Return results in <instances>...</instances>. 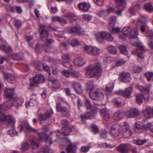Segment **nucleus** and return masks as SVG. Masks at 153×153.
<instances>
[{
  "mask_svg": "<svg viewBox=\"0 0 153 153\" xmlns=\"http://www.w3.org/2000/svg\"><path fill=\"white\" fill-rule=\"evenodd\" d=\"M83 18L85 20L89 21L91 19L92 17L91 16L88 14H85L83 15Z\"/></svg>",
  "mask_w": 153,
  "mask_h": 153,
  "instance_id": "61",
  "label": "nucleus"
},
{
  "mask_svg": "<svg viewBox=\"0 0 153 153\" xmlns=\"http://www.w3.org/2000/svg\"><path fill=\"white\" fill-rule=\"evenodd\" d=\"M133 88L132 87H129L127 88L125 91L120 90L118 94L121 95L123 96L126 98L129 97L132 92Z\"/></svg>",
  "mask_w": 153,
  "mask_h": 153,
  "instance_id": "18",
  "label": "nucleus"
},
{
  "mask_svg": "<svg viewBox=\"0 0 153 153\" xmlns=\"http://www.w3.org/2000/svg\"><path fill=\"white\" fill-rule=\"evenodd\" d=\"M108 49L110 53L113 54H115L117 52L116 48L114 46H109L108 47Z\"/></svg>",
  "mask_w": 153,
  "mask_h": 153,
  "instance_id": "42",
  "label": "nucleus"
},
{
  "mask_svg": "<svg viewBox=\"0 0 153 153\" xmlns=\"http://www.w3.org/2000/svg\"><path fill=\"white\" fill-rule=\"evenodd\" d=\"M0 49L2 51L9 54H11L12 52V50L10 47L6 46L4 45H1Z\"/></svg>",
  "mask_w": 153,
  "mask_h": 153,
  "instance_id": "36",
  "label": "nucleus"
},
{
  "mask_svg": "<svg viewBox=\"0 0 153 153\" xmlns=\"http://www.w3.org/2000/svg\"><path fill=\"white\" fill-rule=\"evenodd\" d=\"M101 115L105 119L110 118L109 110L106 107L102 108L100 110Z\"/></svg>",
  "mask_w": 153,
  "mask_h": 153,
  "instance_id": "26",
  "label": "nucleus"
},
{
  "mask_svg": "<svg viewBox=\"0 0 153 153\" xmlns=\"http://www.w3.org/2000/svg\"><path fill=\"white\" fill-rule=\"evenodd\" d=\"M146 140H140L138 139L134 141V143L135 144L138 145H142L144 143H146Z\"/></svg>",
  "mask_w": 153,
  "mask_h": 153,
  "instance_id": "49",
  "label": "nucleus"
},
{
  "mask_svg": "<svg viewBox=\"0 0 153 153\" xmlns=\"http://www.w3.org/2000/svg\"><path fill=\"white\" fill-rule=\"evenodd\" d=\"M14 88H7L4 91V93L7 97L12 98L14 94Z\"/></svg>",
  "mask_w": 153,
  "mask_h": 153,
  "instance_id": "32",
  "label": "nucleus"
},
{
  "mask_svg": "<svg viewBox=\"0 0 153 153\" xmlns=\"http://www.w3.org/2000/svg\"><path fill=\"white\" fill-rule=\"evenodd\" d=\"M138 90L141 92L142 94H136V100L139 104H141L142 102L143 98L145 100H149V89L143 87L141 85H137Z\"/></svg>",
  "mask_w": 153,
  "mask_h": 153,
  "instance_id": "4",
  "label": "nucleus"
},
{
  "mask_svg": "<svg viewBox=\"0 0 153 153\" xmlns=\"http://www.w3.org/2000/svg\"><path fill=\"white\" fill-rule=\"evenodd\" d=\"M143 68L138 65H135L133 68V72L134 73H138L142 71Z\"/></svg>",
  "mask_w": 153,
  "mask_h": 153,
  "instance_id": "47",
  "label": "nucleus"
},
{
  "mask_svg": "<svg viewBox=\"0 0 153 153\" xmlns=\"http://www.w3.org/2000/svg\"><path fill=\"white\" fill-rule=\"evenodd\" d=\"M38 136L39 140H40L45 141L47 144L46 146L41 149L39 153H50V146L52 143L51 138L49 137V135L45 132L39 133Z\"/></svg>",
  "mask_w": 153,
  "mask_h": 153,
  "instance_id": "3",
  "label": "nucleus"
},
{
  "mask_svg": "<svg viewBox=\"0 0 153 153\" xmlns=\"http://www.w3.org/2000/svg\"><path fill=\"white\" fill-rule=\"evenodd\" d=\"M100 137L102 138H107V132L105 130L102 131L100 133Z\"/></svg>",
  "mask_w": 153,
  "mask_h": 153,
  "instance_id": "58",
  "label": "nucleus"
},
{
  "mask_svg": "<svg viewBox=\"0 0 153 153\" xmlns=\"http://www.w3.org/2000/svg\"><path fill=\"white\" fill-rule=\"evenodd\" d=\"M128 147L126 144H121L117 148V150L121 153H128Z\"/></svg>",
  "mask_w": 153,
  "mask_h": 153,
  "instance_id": "27",
  "label": "nucleus"
},
{
  "mask_svg": "<svg viewBox=\"0 0 153 153\" xmlns=\"http://www.w3.org/2000/svg\"><path fill=\"white\" fill-rule=\"evenodd\" d=\"M48 84L49 86L51 87L53 89H58L61 86L59 81L56 79L50 80Z\"/></svg>",
  "mask_w": 153,
  "mask_h": 153,
  "instance_id": "19",
  "label": "nucleus"
},
{
  "mask_svg": "<svg viewBox=\"0 0 153 153\" xmlns=\"http://www.w3.org/2000/svg\"><path fill=\"white\" fill-rule=\"evenodd\" d=\"M89 149L88 146H83L81 148V150L83 152L86 153L89 150Z\"/></svg>",
  "mask_w": 153,
  "mask_h": 153,
  "instance_id": "64",
  "label": "nucleus"
},
{
  "mask_svg": "<svg viewBox=\"0 0 153 153\" xmlns=\"http://www.w3.org/2000/svg\"><path fill=\"white\" fill-rule=\"evenodd\" d=\"M102 73V70L100 66H95L90 68L86 73V76L88 78H92L94 76H100Z\"/></svg>",
  "mask_w": 153,
  "mask_h": 153,
  "instance_id": "8",
  "label": "nucleus"
},
{
  "mask_svg": "<svg viewBox=\"0 0 153 153\" xmlns=\"http://www.w3.org/2000/svg\"><path fill=\"white\" fill-rule=\"evenodd\" d=\"M116 21V18L115 16L111 17L110 19L109 25L110 26H113L115 25Z\"/></svg>",
  "mask_w": 153,
  "mask_h": 153,
  "instance_id": "46",
  "label": "nucleus"
},
{
  "mask_svg": "<svg viewBox=\"0 0 153 153\" xmlns=\"http://www.w3.org/2000/svg\"><path fill=\"white\" fill-rule=\"evenodd\" d=\"M119 48L120 52L122 53L125 55L128 53V51L125 46L121 45L119 46Z\"/></svg>",
  "mask_w": 153,
  "mask_h": 153,
  "instance_id": "43",
  "label": "nucleus"
},
{
  "mask_svg": "<svg viewBox=\"0 0 153 153\" xmlns=\"http://www.w3.org/2000/svg\"><path fill=\"white\" fill-rule=\"evenodd\" d=\"M52 19L53 21L58 22L62 25H65L67 23L66 20L58 16L53 17L52 18Z\"/></svg>",
  "mask_w": 153,
  "mask_h": 153,
  "instance_id": "37",
  "label": "nucleus"
},
{
  "mask_svg": "<svg viewBox=\"0 0 153 153\" xmlns=\"http://www.w3.org/2000/svg\"><path fill=\"white\" fill-rule=\"evenodd\" d=\"M70 144L68 145L67 152V153H75L77 150L76 144L71 143L70 140L69 141Z\"/></svg>",
  "mask_w": 153,
  "mask_h": 153,
  "instance_id": "25",
  "label": "nucleus"
},
{
  "mask_svg": "<svg viewBox=\"0 0 153 153\" xmlns=\"http://www.w3.org/2000/svg\"><path fill=\"white\" fill-rule=\"evenodd\" d=\"M91 127L92 129L93 132L95 133H97L99 132V129L96 125L94 124H92L91 125Z\"/></svg>",
  "mask_w": 153,
  "mask_h": 153,
  "instance_id": "56",
  "label": "nucleus"
},
{
  "mask_svg": "<svg viewBox=\"0 0 153 153\" xmlns=\"http://www.w3.org/2000/svg\"><path fill=\"white\" fill-rule=\"evenodd\" d=\"M62 57L63 62H68V61H69L70 60L69 55L67 54H64L62 56Z\"/></svg>",
  "mask_w": 153,
  "mask_h": 153,
  "instance_id": "51",
  "label": "nucleus"
},
{
  "mask_svg": "<svg viewBox=\"0 0 153 153\" xmlns=\"http://www.w3.org/2000/svg\"><path fill=\"white\" fill-rule=\"evenodd\" d=\"M78 7L82 11L86 12L88 11L91 7V5L88 3L83 2L80 3L78 5Z\"/></svg>",
  "mask_w": 153,
  "mask_h": 153,
  "instance_id": "24",
  "label": "nucleus"
},
{
  "mask_svg": "<svg viewBox=\"0 0 153 153\" xmlns=\"http://www.w3.org/2000/svg\"><path fill=\"white\" fill-rule=\"evenodd\" d=\"M63 64L64 66L68 68H71L72 67L71 63L69 61H68V62H63Z\"/></svg>",
  "mask_w": 153,
  "mask_h": 153,
  "instance_id": "62",
  "label": "nucleus"
},
{
  "mask_svg": "<svg viewBox=\"0 0 153 153\" xmlns=\"http://www.w3.org/2000/svg\"><path fill=\"white\" fill-rule=\"evenodd\" d=\"M138 110L136 108L131 109L126 113V114L128 117L133 118L136 117L139 114Z\"/></svg>",
  "mask_w": 153,
  "mask_h": 153,
  "instance_id": "23",
  "label": "nucleus"
},
{
  "mask_svg": "<svg viewBox=\"0 0 153 153\" xmlns=\"http://www.w3.org/2000/svg\"><path fill=\"white\" fill-rule=\"evenodd\" d=\"M61 124L63 126V127H68L67 126L69 123V122L66 119L63 120L61 122Z\"/></svg>",
  "mask_w": 153,
  "mask_h": 153,
  "instance_id": "57",
  "label": "nucleus"
},
{
  "mask_svg": "<svg viewBox=\"0 0 153 153\" xmlns=\"http://www.w3.org/2000/svg\"><path fill=\"white\" fill-rule=\"evenodd\" d=\"M134 45L139 48L140 49L143 51H144V47L140 43L136 42L134 44Z\"/></svg>",
  "mask_w": 153,
  "mask_h": 153,
  "instance_id": "59",
  "label": "nucleus"
},
{
  "mask_svg": "<svg viewBox=\"0 0 153 153\" xmlns=\"http://www.w3.org/2000/svg\"><path fill=\"white\" fill-rule=\"evenodd\" d=\"M71 44L74 47L80 45V44L78 40L76 39H73L71 41Z\"/></svg>",
  "mask_w": 153,
  "mask_h": 153,
  "instance_id": "52",
  "label": "nucleus"
},
{
  "mask_svg": "<svg viewBox=\"0 0 153 153\" xmlns=\"http://www.w3.org/2000/svg\"><path fill=\"white\" fill-rule=\"evenodd\" d=\"M12 127L13 129L7 131V133L8 134L10 135L11 137H13L16 135L17 134V132L15 131V127L14 124L12 125Z\"/></svg>",
  "mask_w": 153,
  "mask_h": 153,
  "instance_id": "40",
  "label": "nucleus"
},
{
  "mask_svg": "<svg viewBox=\"0 0 153 153\" xmlns=\"http://www.w3.org/2000/svg\"><path fill=\"white\" fill-rule=\"evenodd\" d=\"M122 134L125 138H127L132 135V133L130 130L129 126L126 122H124L122 127Z\"/></svg>",
  "mask_w": 153,
  "mask_h": 153,
  "instance_id": "14",
  "label": "nucleus"
},
{
  "mask_svg": "<svg viewBox=\"0 0 153 153\" xmlns=\"http://www.w3.org/2000/svg\"><path fill=\"white\" fill-rule=\"evenodd\" d=\"M81 29L80 26L79 25L72 27L69 31L70 33L71 34L76 33L77 34L80 33V30Z\"/></svg>",
  "mask_w": 153,
  "mask_h": 153,
  "instance_id": "33",
  "label": "nucleus"
},
{
  "mask_svg": "<svg viewBox=\"0 0 153 153\" xmlns=\"http://www.w3.org/2000/svg\"><path fill=\"white\" fill-rule=\"evenodd\" d=\"M121 81L125 83H127L130 82L131 79L130 73L128 72H122L120 75Z\"/></svg>",
  "mask_w": 153,
  "mask_h": 153,
  "instance_id": "20",
  "label": "nucleus"
},
{
  "mask_svg": "<svg viewBox=\"0 0 153 153\" xmlns=\"http://www.w3.org/2000/svg\"><path fill=\"white\" fill-rule=\"evenodd\" d=\"M56 108L58 111H60L62 115L64 116H67L69 115L67 109L62 106H56Z\"/></svg>",
  "mask_w": 153,
  "mask_h": 153,
  "instance_id": "28",
  "label": "nucleus"
},
{
  "mask_svg": "<svg viewBox=\"0 0 153 153\" xmlns=\"http://www.w3.org/2000/svg\"><path fill=\"white\" fill-rule=\"evenodd\" d=\"M33 80L36 83H42L45 81V78L42 75H37L33 78Z\"/></svg>",
  "mask_w": 153,
  "mask_h": 153,
  "instance_id": "30",
  "label": "nucleus"
},
{
  "mask_svg": "<svg viewBox=\"0 0 153 153\" xmlns=\"http://www.w3.org/2000/svg\"><path fill=\"white\" fill-rule=\"evenodd\" d=\"M142 113L146 118L150 119L153 117V108L148 107L143 110Z\"/></svg>",
  "mask_w": 153,
  "mask_h": 153,
  "instance_id": "22",
  "label": "nucleus"
},
{
  "mask_svg": "<svg viewBox=\"0 0 153 153\" xmlns=\"http://www.w3.org/2000/svg\"><path fill=\"white\" fill-rule=\"evenodd\" d=\"M99 146L100 147L108 148H112L115 146L114 145L108 144L106 143H102L99 145Z\"/></svg>",
  "mask_w": 153,
  "mask_h": 153,
  "instance_id": "45",
  "label": "nucleus"
},
{
  "mask_svg": "<svg viewBox=\"0 0 153 153\" xmlns=\"http://www.w3.org/2000/svg\"><path fill=\"white\" fill-rule=\"evenodd\" d=\"M47 28L46 26L43 25H40L39 26V30L40 32L41 37L43 39L45 37L46 38L45 45L42 46L39 45V44L36 45L35 48V50L36 52H40L42 48L47 52H49L51 51V49L50 46L53 41L51 39H47L48 33L46 30Z\"/></svg>",
  "mask_w": 153,
  "mask_h": 153,
  "instance_id": "1",
  "label": "nucleus"
},
{
  "mask_svg": "<svg viewBox=\"0 0 153 153\" xmlns=\"http://www.w3.org/2000/svg\"><path fill=\"white\" fill-rule=\"evenodd\" d=\"M123 32L125 34L128 35L131 38H138L139 35L138 30L137 27L134 28L132 31L131 28L129 26L124 27L123 29Z\"/></svg>",
  "mask_w": 153,
  "mask_h": 153,
  "instance_id": "10",
  "label": "nucleus"
},
{
  "mask_svg": "<svg viewBox=\"0 0 153 153\" xmlns=\"http://www.w3.org/2000/svg\"><path fill=\"white\" fill-rule=\"evenodd\" d=\"M53 114L52 109L47 110L44 114H40L38 119L40 122H42L46 120L48 118L51 117Z\"/></svg>",
  "mask_w": 153,
  "mask_h": 153,
  "instance_id": "13",
  "label": "nucleus"
},
{
  "mask_svg": "<svg viewBox=\"0 0 153 153\" xmlns=\"http://www.w3.org/2000/svg\"><path fill=\"white\" fill-rule=\"evenodd\" d=\"M61 134L64 136H68L70 134L72 130L70 127H62V128Z\"/></svg>",
  "mask_w": 153,
  "mask_h": 153,
  "instance_id": "35",
  "label": "nucleus"
},
{
  "mask_svg": "<svg viewBox=\"0 0 153 153\" xmlns=\"http://www.w3.org/2000/svg\"><path fill=\"white\" fill-rule=\"evenodd\" d=\"M62 75L66 77H69L71 75V71L69 70H64L62 72Z\"/></svg>",
  "mask_w": 153,
  "mask_h": 153,
  "instance_id": "48",
  "label": "nucleus"
},
{
  "mask_svg": "<svg viewBox=\"0 0 153 153\" xmlns=\"http://www.w3.org/2000/svg\"><path fill=\"white\" fill-rule=\"evenodd\" d=\"M73 86L76 91L78 94H80L82 92L81 85L75 81L73 82Z\"/></svg>",
  "mask_w": 153,
  "mask_h": 153,
  "instance_id": "31",
  "label": "nucleus"
},
{
  "mask_svg": "<svg viewBox=\"0 0 153 153\" xmlns=\"http://www.w3.org/2000/svg\"><path fill=\"white\" fill-rule=\"evenodd\" d=\"M144 7L147 11L149 12L153 11V7L150 3L146 4L144 5Z\"/></svg>",
  "mask_w": 153,
  "mask_h": 153,
  "instance_id": "44",
  "label": "nucleus"
},
{
  "mask_svg": "<svg viewBox=\"0 0 153 153\" xmlns=\"http://www.w3.org/2000/svg\"><path fill=\"white\" fill-rule=\"evenodd\" d=\"M90 90L91 92L90 93L89 95L92 99L99 101H101L104 99L103 93L100 90L94 87L91 88Z\"/></svg>",
  "mask_w": 153,
  "mask_h": 153,
  "instance_id": "7",
  "label": "nucleus"
},
{
  "mask_svg": "<svg viewBox=\"0 0 153 153\" xmlns=\"http://www.w3.org/2000/svg\"><path fill=\"white\" fill-rule=\"evenodd\" d=\"M84 106L87 109L88 111L84 115H81L80 116L81 120L83 121L87 119L93 118L97 112V107L96 106Z\"/></svg>",
  "mask_w": 153,
  "mask_h": 153,
  "instance_id": "5",
  "label": "nucleus"
},
{
  "mask_svg": "<svg viewBox=\"0 0 153 153\" xmlns=\"http://www.w3.org/2000/svg\"><path fill=\"white\" fill-rule=\"evenodd\" d=\"M96 36L97 41L99 42H102L104 39L111 42L113 40V37L108 33L105 31H102L97 33Z\"/></svg>",
  "mask_w": 153,
  "mask_h": 153,
  "instance_id": "9",
  "label": "nucleus"
},
{
  "mask_svg": "<svg viewBox=\"0 0 153 153\" xmlns=\"http://www.w3.org/2000/svg\"><path fill=\"white\" fill-rule=\"evenodd\" d=\"M145 76L146 77L149 82L150 81H153V73L148 72L144 74Z\"/></svg>",
  "mask_w": 153,
  "mask_h": 153,
  "instance_id": "41",
  "label": "nucleus"
},
{
  "mask_svg": "<svg viewBox=\"0 0 153 153\" xmlns=\"http://www.w3.org/2000/svg\"><path fill=\"white\" fill-rule=\"evenodd\" d=\"M120 29L119 27H113L112 28V31L113 33H118L120 32Z\"/></svg>",
  "mask_w": 153,
  "mask_h": 153,
  "instance_id": "60",
  "label": "nucleus"
},
{
  "mask_svg": "<svg viewBox=\"0 0 153 153\" xmlns=\"http://www.w3.org/2000/svg\"><path fill=\"white\" fill-rule=\"evenodd\" d=\"M10 106H0V122L6 121L9 124L12 123L13 120V117L10 115H6L4 113L1 112V108H3L4 110L8 109Z\"/></svg>",
  "mask_w": 153,
  "mask_h": 153,
  "instance_id": "11",
  "label": "nucleus"
},
{
  "mask_svg": "<svg viewBox=\"0 0 153 153\" xmlns=\"http://www.w3.org/2000/svg\"><path fill=\"white\" fill-rule=\"evenodd\" d=\"M74 63L79 66H82L85 63V61L82 57H78L74 60Z\"/></svg>",
  "mask_w": 153,
  "mask_h": 153,
  "instance_id": "34",
  "label": "nucleus"
},
{
  "mask_svg": "<svg viewBox=\"0 0 153 153\" xmlns=\"http://www.w3.org/2000/svg\"><path fill=\"white\" fill-rule=\"evenodd\" d=\"M71 75L74 77H79L81 76V74L77 71H71Z\"/></svg>",
  "mask_w": 153,
  "mask_h": 153,
  "instance_id": "55",
  "label": "nucleus"
},
{
  "mask_svg": "<svg viewBox=\"0 0 153 153\" xmlns=\"http://www.w3.org/2000/svg\"><path fill=\"white\" fill-rule=\"evenodd\" d=\"M126 62V61L123 59H121L118 60L116 63L117 66H119L124 64Z\"/></svg>",
  "mask_w": 153,
  "mask_h": 153,
  "instance_id": "53",
  "label": "nucleus"
},
{
  "mask_svg": "<svg viewBox=\"0 0 153 153\" xmlns=\"http://www.w3.org/2000/svg\"><path fill=\"white\" fill-rule=\"evenodd\" d=\"M11 57L15 60H21L23 59V56L22 53L18 54L16 53H14L11 54Z\"/></svg>",
  "mask_w": 153,
  "mask_h": 153,
  "instance_id": "38",
  "label": "nucleus"
},
{
  "mask_svg": "<svg viewBox=\"0 0 153 153\" xmlns=\"http://www.w3.org/2000/svg\"><path fill=\"white\" fill-rule=\"evenodd\" d=\"M31 146L27 142H23L21 144V149L23 151L28 150L31 146L33 149L38 148L39 146V141L36 138H34L30 140Z\"/></svg>",
  "mask_w": 153,
  "mask_h": 153,
  "instance_id": "6",
  "label": "nucleus"
},
{
  "mask_svg": "<svg viewBox=\"0 0 153 153\" xmlns=\"http://www.w3.org/2000/svg\"><path fill=\"white\" fill-rule=\"evenodd\" d=\"M125 114L126 113L124 111H118L114 114L113 118L115 120H120L123 117Z\"/></svg>",
  "mask_w": 153,
  "mask_h": 153,
  "instance_id": "29",
  "label": "nucleus"
},
{
  "mask_svg": "<svg viewBox=\"0 0 153 153\" xmlns=\"http://www.w3.org/2000/svg\"><path fill=\"white\" fill-rule=\"evenodd\" d=\"M150 124H147L142 126L138 122L135 123V131L138 133H140L143 131H146L148 130V126Z\"/></svg>",
  "mask_w": 153,
  "mask_h": 153,
  "instance_id": "17",
  "label": "nucleus"
},
{
  "mask_svg": "<svg viewBox=\"0 0 153 153\" xmlns=\"http://www.w3.org/2000/svg\"><path fill=\"white\" fill-rule=\"evenodd\" d=\"M132 53L134 55L137 54V56L140 58H143V54L142 52H139L137 51V50H134L132 52Z\"/></svg>",
  "mask_w": 153,
  "mask_h": 153,
  "instance_id": "54",
  "label": "nucleus"
},
{
  "mask_svg": "<svg viewBox=\"0 0 153 153\" xmlns=\"http://www.w3.org/2000/svg\"><path fill=\"white\" fill-rule=\"evenodd\" d=\"M84 49L88 54L92 56H97L100 53V50L96 47L86 46Z\"/></svg>",
  "mask_w": 153,
  "mask_h": 153,
  "instance_id": "12",
  "label": "nucleus"
},
{
  "mask_svg": "<svg viewBox=\"0 0 153 153\" xmlns=\"http://www.w3.org/2000/svg\"><path fill=\"white\" fill-rule=\"evenodd\" d=\"M33 65L35 68L38 70H41L42 68L46 72H50L49 67L47 66H44L42 63L37 61H35L33 63Z\"/></svg>",
  "mask_w": 153,
  "mask_h": 153,
  "instance_id": "21",
  "label": "nucleus"
},
{
  "mask_svg": "<svg viewBox=\"0 0 153 153\" xmlns=\"http://www.w3.org/2000/svg\"><path fill=\"white\" fill-rule=\"evenodd\" d=\"M120 126L118 124H115L111 126L110 130L111 136L113 137L119 136L120 134Z\"/></svg>",
  "mask_w": 153,
  "mask_h": 153,
  "instance_id": "15",
  "label": "nucleus"
},
{
  "mask_svg": "<svg viewBox=\"0 0 153 153\" xmlns=\"http://www.w3.org/2000/svg\"><path fill=\"white\" fill-rule=\"evenodd\" d=\"M114 85L113 83L111 82L107 84L106 86V90L108 92H111L114 88Z\"/></svg>",
  "mask_w": 153,
  "mask_h": 153,
  "instance_id": "50",
  "label": "nucleus"
},
{
  "mask_svg": "<svg viewBox=\"0 0 153 153\" xmlns=\"http://www.w3.org/2000/svg\"><path fill=\"white\" fill-rule=\"evenodd\" d=\"M76 16L73 13H70L68 15V17L69 19L71 20H75V18Z\"/></svg>",
  "mask_w": 153,
  "mask_h": 153,
  "instance_id": "63",
  "label": "nucleus"
},
{
  "mask_svg": "<svg viewBox=\"0 0 153 153\" xmlns=\"http://www.w3.org/2000/svg\"><path fill=\"white\" fill-rule=\"evenodd\" d=\"M126 0H116V2L117 3V5L116 6L118 10V11L115 10L112 7H110L107 10H102L101 12V14L106 16L108 13L111 12L117 13L119 16L121 15V11L123 10L124 8V4H125Z\"/></svg>",
  "mask_w": 153,
  "mask_h": 153,
  "instance_id": "2",
  "label": "nucleus"
},
{
  "mask_svg": "<svg viewBox=\"0 0 153 153\" xmlns=\"http://www.w3.org/2000/svg\"><path fill=\"white\" fill-rule=\"evenodd\" d=\"M4 78L8 82L10 83L12 82L14 80V77L11 74H5Z\"/></svg>",
  "mask_w": 153,
  "mask_h": 153,
  "instance_id": "39",
  "label": "nucleus"
},
{
  "mask_svg": "<svg viewBox=\"0 0 153 153\" xmlns=\"http://www.w3.org/2000/svg\"><path fill=\"white\" fill-rule=\"evenodd\" d=\"M18 128L20 132L24 130L27 131H33L34 132H36L37 131L36 129L32 127L28 124L26 123L19 125Z\"/></svg>",
  "mask_w": 153,
  "mask_h": 153,
  "instance_id": "16",
  "label": "nucleus"
}]
</instances>
